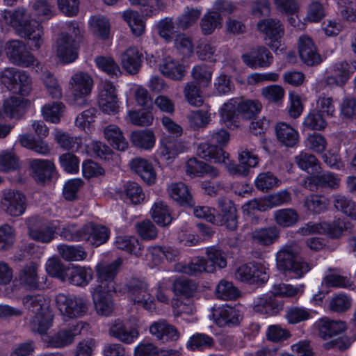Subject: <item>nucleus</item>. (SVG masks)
I'll list each match as a JSON object with an SVG mask.
<instances>
[{"instance_id": "58836bf2", "label": "nucleus", "mask_w": 356, "mask_h": 356, "mask_svg": "<svg viewBox=\"0 0 356 356\" xmlns=\"http://www.w3.org/2000/svg\"><path fill=\"white\" fill-rule=\"evenodd\" d=\"M160 72L165 76L180 81L185 75V67L170 57L163 59L159 65Z\"/></svg>"}, {"instance_id": "72a5a7b5", "label": "nucleus", "mask_w": 356, "mask_h": 356, "mask_svg": "<svg viewBox=\"0 0 356 356\" xmlns=\"http://www.w3.org/2000/svg\"><path fill=\"white\" fill-rule=\"evenodd\" d=\"M65 277L72 284L83 286L92 279V270L90 268L73 266L67 269Z\"/></svg>"}, {"instance_id": "f257e3e1", "label": "nucleus", "mask_w": 356, "mask_h": 356, "mask_svg": "<svg viewBox=\"0 0 356 356\" xmlns=\"http://www.w3.org/2000/svg\"><path fill=\"white\" fill-rule=\"evenodd\" d=\"M301 248L297 243L284 245L276 254L277 268L286 275L302 278L313 268L312 263L300 257Z\"/></svg>"}, {"instance_id": "79ce46f5", "label": "nucleus", "mask_w": 356, "mask_h": 356, "mask_svg": "<svg viewBox=\"0 0 356 356\" xmlns=\"http://www.w3.org/2000/svg\"><path fill=\"white\" fill-rule=\"evenodd\" d=\"M24 307L33 314L49 309V302L42 294H29L22 299Z\"/></svg>"}, {"instance_id": "2f4dec72", "label": "nucleus", "mask_w": 356, "mask_h": 356, "mask_svg": "<svg viewBox=\"0 0 356 356\" xmlns=\"http://www.w3.org/2000/svg\"><path fill=\"white\" fill-rule=\"evenodd\" d=\"M171 199L181 205L193 206L194 202L188 186L183 182L172 183L167 188Z\"/></svg>"}, {"instance_id": "ddd939ff", "label": "nucleus", "mask_w": 356, "mask_h": 356, "mask_svg": "<svg viewBox=\"0 0 356 356\" xmlns=\"http://www.w3.org/2000/svg\"><path fill=\"white\" fill-rule=\"evenodd\" d=\"M98 103L103 112L114 114L118 112L119 105L116 89L112 82L102 81L99 85Z\"/></svg>"}, {"instance_id": "37998d69", "label": "nucleus", "mask_w": 356, "mask_h": 356, "mask_svg": "<svg viewBox=\"0 0 356 356\" xmlns=\"http://www.w3.org/2000/svg\"><path fill=\"white\" fill-rule=\"evenodd\" d=\"M104 136L115 149L124 151L128 147V143L118 126L114 124L107 126L104 129Z\"/></svg>"}, {"instance_id": "f3484780", "label": "nucleus", "mask_w": 356, "mask_h": 356, "mask_svg": "<svg viewBox=\"0 0 356 356\" xmlns=\"http://www.w3.org/2000/svg\"><path fill=\"white\" fill-rule=\"evenodd\" d=\"M16 79L22 84L24 92L31 91V80L24 71H20L14 67H6L1 73V81L9 90H16L19 88L17 83H15Z\"/></svg>"}, {"instance_id": "f704fd0d", "label": "nucleus", "mask_w": 356, "mask_h": 356, "mask_svg": "<svg viewBox=\"0 0 356 356\" xmlns=\"http://www.w3.org/2000/svg\"><path fill=\"white\" fill-rule=\"evenodd\" d=\"M187 149L184 142L177 140H165L161 143L159 148V156L168 163H171L179 154Z\"/></svg>"}, {"instance_id": "c756f323", "label": "nucleus", "mask_w": 356, "mask_h": 356, "mask_svg": "<svg viewBox=\"0 0 356 356\" xmlns=\"http://www.w3.org/2000/svg\"><path fill=\"white\" fill-rule=\"evenodd\" d=\"M105 289H95L92 293V300L97 313L102 316H108L113 310L111 293Z\"/></svg>"}, {"instance_id": "338daca9", "label": "nucleus", "mask_w": 356, "mask_h": 356, "mask_svg": "<svg viewBox=\"0 0 356 356\" xmlns=\"http://www.w3.org/2000/svg\"><path fill=\"white\" fill-rule=\"evenodd\" d=\"M334 206L335 209L344 214L355 219L356 215V207L355 203L348 197L341 195H335L333 197Z\"/></svg>"}, {"instance_id": "49530a36", "label": "nucleus", "mask_w": 356, "mask_h": 356, "mask_svg": "<svg viewBox=\"0 0 356 356\" xmlns=\"http://www.w3.org/2000/svg\"><path fill=\"white\" fill-rule=\"evenodd\" d=\"M58 251L62 258L67 261H79L87 257V252L81 245L61 244L58 246Z\"/></svg>"}, {"instance_id": "aec40b11", "label": "nucleus", "mask_w": 356, "mask_h": 356, "mask_svg": "<svg viewBox=\"0 0 356 356\" xmlns=\"http://www.w3.org/2000/svg\"><path fill=\"white\" fill-rule=\"evenodd\" d=\"M83 241L92 246L98 247L109 238L108 229L102 225L88 222L83 226Z\"/></svg>"}, {"instance_id": "20e7f679", "label": "nucleus", "mask_w": 356, "mask_h": 356, "mask_svg": "<svg viewBox=\"0 0 356 356\" xmlns=\"http://www.w3.org/2000/svg\"><path fill=\"white\" fill-rule=\"evenodd\" d=\"M126 287L134 304L148 312H152L156 309L154 298L151 294L149 284L145 280L132 277L126 284Z\"/></svg>"}, {"instance_id": "bb28decb", "label": "nucleus", "mask_w": 356, "mask_h": 356, "mask_svg": "<svg viewBox=\"0 0 356 356\" xmlns=\"http://www.w3.org/2000/svg\"><path fill=\"white\" fill-rule=\"evenodd\" d=\"M175 270L177 272L184 273L188 275H197L203 272L213 273L214 268L209 265L203 257H197L193 258L187 265L181 263L175 265Z\"/></svg>"}, {"instance_id": "a19ab883", "label": "nucleus", "mask_w": 356, "mask_h": 356, "mask_svg": "<svg viewBox=\"0 0 356 356\" xmlns=\"http://www.w3.org/2000/svg\"><path fill=\"white\" fill-rule=\"evenodd\" d=\"M257 30L269 38L282 37L284 27L280 20L273 18L261 19L257 24Z\"/></svg>"}, {"instance_id": "0e129e2a", "label": "nucleus", "mask_w": 356, "mask_h": 356, "mask_svg": "<svg viewBox=\"0 0 356 356\" xmlns=\"http://www.w3.org/2000/svg\"><path fill=\"white\" fill-rule=\"evenodd\" d=\"M261 108V104L257 100H243L238 103L237 112L243 118L251 119L254 118Z\"/></svg>"}, {"instance_id": "423d86ee", "label": "nucleus", "mask_w": 356, "mask_h": 356, "mask_svg": "<svg viewBox=\"0 0 356 356\" xmlns=\"http://www.w3.org/2000/svg\"><path fill=\"white\" fill-rule=\"evenodd\" d=\"M29 236L38 242L47 243L53 240L56 230L52 225L38 216H30L25 220Z\"/></svg>"}, {"instance_id": "473e14b6", "label": "nucleus", "mask_w": 356, "mask_h": 356, "mask_svg": "<svg viewBox=\"0 0 356 356\" xmlns=\"http://www.w3.org/2000/svg\"><path fill=\"white\" fill-rule=\"evenodd\" d=\"M111 336L125 343H131L138 338L139 333L135 328H128L120 320L115 321L109 329Z\"/></svg>"}, {"instance_id": "4be33fe9", "label": "nucleus", "mask_w": 356, "mask_h": 356, "mask_svg": "<svg viewBox=\"0 0 356 356\" xmlns=\"http://www.w3.org/2000/svg\"><path fill=\"white\" fill-rule=\"evenodd\" d=\"M38 268V265L34 261H31L25 265L19 273V283L31 290L44 289V284L39 282Z\"/></svg>"}, {"instance_id": "de8ad7c7", "label": "nucleus", "mask_w": 356, "mask_h": 356, "mask_svg": "<svg viewBox=\"0 0 356 356\" xmlns=\"http://www.w3.org/2000/svg\"><path fill=\"white\" fill-rule=\"evenodd\" d=\"M90 31L101 39L105 40L109 37L111 25L109 20L102 15H95L89 22Z\"/></svg>"}, {"instance_id": "603ef678", "label": "nucleus", "mask_w": 356, "mask_h": 356, "mask_svg": "<svg viewBox=\"0 0 356 356\" xmlns=\"http://www.w3.org/2000/svg\"><path fill=\"white\" fill-rule=\"evenodd\" d=\"M65 110V105L60 102L45 104L42 108L44 119L51 123H58Z\"/></svg>"}, {"instance_id": "dca6fc26", "label": "nucleus", "mask_w": 356, "mask_h": 356, "mask_svg": "<svg viewBox=\"0 0 356 356\" xmlns=\"http://www.w3.org/2000/svg\"><path fill=\"white\" fill-rule=\"evenodd\" d=\"M149 333L162 343L176 341L180 334L175 326L165 319L153 322L149 327Z\"/></svg>"}, {"instance_id": "680f3d73", "label": "nucleus", "mask_w": 356, "mask_h": 356, "mask_svg": "<svg viewBox=\"0 0 356 356\" xmlns=\"http://www.w3.org/2000/svg\"><path fill=\"white\" fill-rule=\"evenodd\" d=\"M238 103L235 99H230L225 103L220 108V115L222 120L226 123L227 126H236V118L238 116L236 109Z\"/></svg>"}, {"instance_id": "2eb2a0df", "label": "nucleus", "mask_w": 356, "mask_h": 356, "mask_svg": "<svg viewBox=\"0 0 356 356\" xmlns=\"http://www.w3.org/2000/svg\"><path fill=\"white\" fill-rule=\"evenodd\" d=\"M298 51L301 61L307 66H315L322 62V58L312 38L302 35L298 40Z\"/></svg>"}, {"instance_id": "f8f14e48", "label": "nucleus", "mask_w": 356, "mask_h": 356, "mask_svg": "<svg viewBox=\"0 0 356 356\" xmlns=\"http://www.w3.org/2000/svg\"><path fill=\"white\" fill-rule=\"evenodd\" d=\"M236 280L249 284L264 283L268 280L266 266L261 263H250L238 267L235 273Z\"/></svg>"}, {"instance_id": "9d476101", "label": "nucleus", "mask_w": 356, "mask_h": 356, "mask_svg": "<svg viewBox=\"0 0 356 356\" xmlns=\"http://www.w3.org/2000/svg\"><path fill=\"white\" fill-rule=\"evenodd\" d=\"M6 54L14 65L27 67L38 65V60L27 49L22 41L14 40L8 42L5 47Z\"/></svg>"}, {"instance_id": "774afa93", "label": "nucleus", "mask_w": 356, "mask_h": 356, "mask_svg": "<svg viewBox=\"0 0 356 356\" xmlns=\"http://www.w3.org/2000/svg\"><path fill=\"white\" fill-rule=\"evenodd\" d=\"M127 120L136 126L144 127L152 124L154 118L150 112L145 111H129Z\"/></svg>"}, {"instance_id": "6ab92c4d", "label": "nucleus", "mask_w": 356, "mask_h": 356, "mask_svg": "<svg viewBox=\"0 0 356 356\" xmlns=\"http://www.w3.org/2000/svg\"><path fill=\"white\" fill-rule=\"evenodd\" d=\"M243 61L252 68L266 67L273 62V56L264 46L252 48L248 54L242 56Z\"/></svg>"}, {"instance_id": "6e6552de", "label": "nucleus", "mask_w": 356, "mask_h": 356, "mask_svg": "<svg viewBox=\"0 0 356 356\" xmlns=\"http://www.w3.org/2000/svg\"><path fill=\"white\" fill-rule=\"evenodd\" d=\"M0 205L7 215L19 217L22 216L26 209V197L19 191L6 189L2 193Z\"/></svg>"}, {"instance_id": "6e6d98bb", "label": "nucleus", "mask_w": 356, "mask_h": 356, "mask_svg": "<svg viewBox=\"0 0 356 356\" xmlns=\"http://www.w3.org/2000/svg\"><path fill=\"white\" fill-rule=\"evenodd\" d=\"M216 296L225 300H235L240 296V292L232 282L222 280L216 286Z\"/></svg>"}, {"instance_id": "4c0bfd02", "label": "nucleus", "mask_w": 356, "mask_h": 356, "mask_svg": "<svg viewBox=\"0 0 356 356\" xmlns=\"http://www.w3.org/2000/svg\"><path fill=\"white\" fill-rule=\"evenodd\" d=\"M275 133L277 140L286 147H293L298 143V131L285 122H279L276 124Z\"/></svg>"}, {"instance_id": "cd10ccee", "label": "nucleus", "mask_w": 356, "mask_h": 356, "mask_svg": "<svg viewBox=\"0 0 356 356\" xmlns=\"http://www.w3.org/2000/svg\"><path fill=\"white\" fill-rule=\"evenodd\" d=\"M131 169L148 185L155 183L156 174L152 164L145 159L135 158L130 163Z\"/></svg>"}, {"instance_id": "a878e982", "label": "nucleus", "mask_w": 356, "mask_h": 356, "mask_svg": "<svg viewBox=\"0 0 356 356\" xmlns=\"http://www.w3.org/2000/svg\"><path fill=\"white\" fill-rule=\"evenodd\" d=\"M31 169V175L37 182H44L49 179L54 170V164L45 159H30L29 161Z\"/></svg>"}, {"instance_id": "b1692460", "label": "nucleus", "mask_w": 356, "mask_h": 356, "mask_svg": "<svg viewBox=\"0 0 356 356\" xmlns=\"http://www.w3.org/2000/svg\"><path fill=\"white\" fill-rule=\"evenodd\" d=\"M3 18L7 24L12 26L19 34L22 29H25L34 20L24 8H18L15 10H4Z\"/></svg>"}, {"instance_id": "09e8293b", "label": "nucleus", "mask_w": 356, "mask_h": 356, "mask_svg": "<svg viewBox=\"0 0 356 356\" xmlns=\"http://www.w3.org/2000/svg\"><path fill=\"white\" fill-rule=\"evenodd\" d=\"M122 17L130 27L133 35L139 37L145 33V23L137 11L127 10L123 13Z\"/></svg>"}, {"instance_id": "4d7b16f0", "label": "nucleus", "mask_w": 356, "mask_h": 356, "mask_svg": "<svg viewBox=\"0 0 356 356\" xmlns=\"http://www.w3.org/2000/svg\"><path fill=\"white\" fill-rule=\"evenodd\" d=\"M213 339L204 333H196L190 337L187 342V348L191 350H203L212 347Z\"/></svg>"}, {"instance_id": "0eeeda50", "label": "nucleus", "mask_w": 356, "mask_h": 356, "mask_svg": "<svg viewBox=\"0 0 356 356\" xmlns=\"http://www.w3.org/2000/svg\"><path fill=\"white\" fill-rule=\"evenodd\" d=\"M81 323H72L51 335H44L43 342L49 348H63L72 344L81 331Z\"/></svg>"}, {"instance_id": "ea45409f", "label": "nucleus", "mask_w": 356, "mask_h": 356, "mask_svg": "<svg viewBox=\"0 0 356 356\" xmlns=\"http://www.w3.org/2000/svg\"><path fill=\"white\" fill-rule=\"evenodd\" d=\"M150 214L154 221L159 226H168L172 220L170 207L162 200L154 203L150 210Z\"/></svg>"}, {"instance_id": "3c124183", "label": "nucleus", "mask_w": 356, "mask_h": 356, "mask_svg": "<svg viewBox=\"0 0 356 356\" xmlns=\"http://www.w3.org/2000/svg\"><path fill=\"white\" fill-rule=\"evenodd\" d=\"M274 220L282 227H289L294 225L299 220L298 212L291 208L277 210L273 213Z\"/></svg>"}, {"instance_id": "393cba45", "label": "nucleus", "mask_w": 356, "mask_h": 356, "mask_svg": "<svg viewBox=\"0 0 356 356\" xmlns=\"http://www.w3.org/2000/svg\"><path fill=\"white\" fill-rule=\"evenodd\" d=\"M143 54L136 47H129L121 54L122 68L130 74H137L142 65Z\"/></svg>"}, {"instance_id": "052dcab7", "label": "nucleus", "mask_w": 356, "mask_h": 356, "mask_svg": "<svg viewBox=\"0 0 356 356\" xmlns=\"http://www.w3.org/2000/svg\"><path fill=\"white\" fill-rule=\"evenodd\" d=\"M254 309L259 313L273 315L278 312L279 306L270 296H263L254 301Z\"/></svg>"}, {"instance_id": "e433bc0d", "label": "nucleus", "mask_w": 356, "mask_h": 356, "mask_svg": "<svg viewBox=\"0 0 356 356\" xmlns=\"http://www.w3.org/2000/svg\"><path fill=\"white\" fill-rule=\"evenodd\" d=\"M53 316L49 310H45L38 314H33L31 317L29 326L33 332L38 333L42 336L47 335V330L52 326Z\"/></svg>"}, {"instance_id": "5701e85b", "label": "nucleus", "mask_w": 356, "mask_h": 356, "mask_svg": "<svg viewBox=\"0 0 356 356\" xmlns=\"http://www.w3.org/2000/svg\"><path fill=\"white\" fill-rule=\"evenodd\" d=\"M313 186L327 188L332 190L338 188L340 186V179L332 172L317 173L306 178L304 186L312 191Z\"/></svg>"}, {"instance_id": "4468645a", "label": "nucleus", "mask_w": 356, "mask_h": 356, "mask_svg": "<svg viewBox=\"0 0 356 356\" xmlns=\"http://www.w3.org/2000/svg\"><path fill=\"white\" fill-rule=\"evenodd\" d=\"M122 264V259H117L111 264L102 263L97 266L98 285L95 289H105L107 291H115V277L118 268Z\"/></svg>"}, {"instance_id": "864d4df0", "label": "nucleus", "mask_w": 356, "mask_h": 356, "mask_svg": "<svg viewBox=\"0 0 356 356\" xmlns=\"http://www.w3.org/2000/svg\"><path fill=\"white\" fill-rule=\"evenodd\" d=\"M304 204L309 211L314 213H321L327 209L330 201L323 195L312 194L306 197Z\"/></svg>"}, {"instance_id": "a18cd8bd", "label": "nucleus", "mask_w": 356, "mask_h": 356, "mask_svg": "<svg viewBox=\"0 0 356 356\" xmlns=\"http://www.w3.org/2000/svg\"><path fill=\"white\" fill-rule=\"evenodd\" d=\"M202 10L193 7H186L183 13L177 18L176 23L179 29L187 30L194 26L199 19Z\"/></svg>"}, {"instance_id": "39448f33", "label": "nucleus", "mask_w": 356, "mask_h": 356, "mask_svg": "<svg viewBox=\"0 0 356 356\" xmlns=\"http://www.w3.org/2000/svg\"><path fill=\"white\" fill-rule=\"evenodd\" d=\"M56 306L61 314L70 318H79L88 311L86 298L60 293L55 296Z\"/></svg>"}, {"instance_id": "8fccbe9b", "label": "nucleus", "mask_w": 356, "mask_h": 356, "mask_svg": "<svg viewBox=\"0 0 356 356\" xmlns=\"http://www.w3.org/2000/svg\"><path fill=\"white\" fill-rule=\"evenodd\" d=\"M130 140L134 145L145 149L152 148L156 141L155 136L150 130L133 131Z\"/></svg>"}, {"instance_id": "f03ea898", "label": "nucleus", "mask_w": 356, "mask_h": 356, "mask_svg": "<svg viewBox=\"0 0 356 356\" xmlns=\"http://www.w3.org/2000/svg\"><path fill=\"white\" fill-rule=\"evenodd\" d=\"M80 34V29L76 23L68 24L67 32L60 34L57 39L56 47L57 56L64 63L74 61L78 57V42L76 39Z\"/></svg>"}, {"instance_id": "13d9d810", "label": "nucleus", "mask_w": 356, "mask_h": 356, "mask_svg": "<svg viewBox=\"0 0 356 356\" xmlns=\"http://www.w3.org/2000/svg\"><path fill=\"white\" fill-rule=\"evenodd\" d=\"M303 125L310 130L322 131L325 129L327 123L324 115L314 109L305 117Z\"/></svg>"}, {"instance_id": "bf43d9fd", "label": "nucleus", "mask_w": 356, "mask_h": 356, "mask_svg": "<svg viewBox=\"0 0 356 356\" xmlns=\"http://www.w3.org/2000/svg\"><path fill=\"white\" fill-rule=\"evenodd\" d=\"M280 184L281 181L270 172L260 173L255 180L257 188L263 192H267Z\"/></svg>"}, {"instance_id": "412c9836", "label": "nucleus", "mask_w": 356, "mask_h": 356, "mask_svg": "<svg viewBox=\"0 0 356 356\" xmlns=\"http://www.w3.org/2000/svg\"><path fill=\"white\" fill-rule=\"evenodd\" d=\"M221 214L215 216L214 225H225L228 229L235 230L237 227L236 209L233 202L225 199L219 201Z\"/></svg>"}, {"instance_id": "c03bdc74", "label": "nucleus", "mask_w": 356, "mask_h": 356, "mask_svg": "<svg viewBox=\"0 0 356 356\" xmlns=\"http://www.w3.org/2000/svg\"><path fill=\"white\" fill-rule=\"evenodd\" d=\"M222 17L215 11L207 12L200 19V26L203 35H211L222 26Z\"/></svg>"}, {"instance_id": "1a4fd4ad", "label": "nucleus", "mask_w": 356, "mask_h": 356, "mask_svg": "<svg viewBox=\"0 0 356 356\" xmlns=\"http://www.w3.org/2000/svg\"><path fill=\"white\" fill-rule=\"evenodd\" d=\"M93 84V79L88 73H74L69 80V90L73 101L75 103L79 101H81L80 104L83 103L85 98L91 93Z\"/></svg>"}, {"instance_id": "69168bd1", "label": "nucleus", "mask_w": 356, "mask_h": 356, "mask_svg": "<svg viewBox=\"0 0 356 356\" xmlns=\"http://www.w3.org/2000/svg\"><path fill=\"white\" fill-rule=\"evenodd\" d=\"M123 191L126 197L134 204H140L145 199V193L138 183L134 181L125 183L123 186Z\"/></svg>"}, {"instance_id": "9b49d317", "label": "nucleus", "mask_w": 356, "mask_h": 356, "mask_svg": "<svg viewBox=\"0 0 356 356\" xmlns=\"http://www.w3.org/2000/svg\"><path fill=\"white\" fill-rule=\"evenodd\" d=\"M346 228L345 222L340 220H334L332 222H321L315 223L309 222L300 227L298 232L303 236L317 233L325 234L332 238H338L342 235Z\"/></svg>"}, {"instance_id": "c85d7f7f", "label": "nucleus", "mask_w": 356, "mask_h": 356, "mask_svg": "<svg viewBox=\"0 0 356 356\" xmlns=\"http://www.w3.org/2000/svg\"><path fill=\"white\" fill-rule=\"evenodd\" d=\"M24 38L31 49H39L44 43V31L42 26L33 21L19 34Z\"/></svg>"}, {"instance_id": "7c9ffc66", "label": "nucleus", "mask_w": 356, "mask_h": 356, "mask_svg": "<svg viewBox=\"0 0 356 356\" xmlns=\"http://www.w3.org/2000/svg\"><path fill=\"white\" fill-rule=\"evenodd\" d=\"M280 237V231L276 226L255 229L251 233L253 243L262 246H269L275 243Z\"/></svg>"}, {"instance_id": "5fc2aeb1", "label": "nucleus", "mask_w": 356, "mask_h": 356, "mask_svg": "<svg viewBox=\"0 0 356 356\" xmlns=\"http://www.w3.org/2000/svg\"><path fill=\"white\" fill-rule=\"evenodd\" d=\"M117 248L133 254L137 257L141 255L140 247L138 241L132 236H120L116 237L115 241Z\"/></svg>"}, {"instance_id": "c9c22d12", "label": "nucleus", "mask_w": 356, "mask_h": 356, "mask_svg": "<svg viewBox=\"0 0 356 356\" xmlns=\"http://www.w3.org/2000/svg\"><path fill=\"white\" fill-rule=\"evenodd\" d=\"M319 336L324 339L330 338L343 332L346 329V323L342 321H333L327 318L317 322Z\"/></svg>"}, {"instance_id": "7ed1b4c3", "label": "nucleus", "mask_w": 356, "mask_h": 356, "mask_svg": "<svg viewBox=\"0 0 356 356\" xmlns=\"http://www.w3.org/2000/svg\"><path fill=\"white\" fill-rule=\"evenodd\" d=\"M197 154L204 159L213 161L217 163H223L231 175L245 177L248 174L244 165H242L240 162L239 164L232 163L229 159V154L220 147L202 143L198 146Z\"/></svg>"}, {"instance_id": "e2e57ef3", "label": "nucleus", "mask_w": 356, "mask_h": 356, "mask_svg": "<svg viewBox=\"0 0 356 356\" xmlns=\"http://www.w3.org/2000/svg\"><path fill=\"white\" fill-rule=\"evenodd\" d=\"M56 141L63 148L72 151H77L81 145V139L79 137H74L70 134L57 131L55 133Z\"/></svg>"}, {"instance_id": "a211bd4d", "label": "nucleus", "mask_w": 356, "mask_h": 356, "mask_svg": "<svg viewBox=\"0 0 356 356\" xmlns=\"http://www.w3.org/2000/svg\"><path fill=\"white\" fill-rule=\"evenodd\" d=\"M242 318L238 309L228 305L218 307L213 312L216 323L222 327L236 326L239 325Z\"/></svg>"}]
</instances>
